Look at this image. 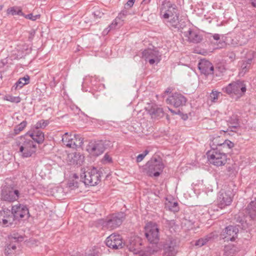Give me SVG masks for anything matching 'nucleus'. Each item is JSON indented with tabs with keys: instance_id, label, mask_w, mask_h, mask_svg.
Returning <instances> with one entry per match:
<instances>
[{
	"instance_id": "obj_1",
	"label": "nucleus",
	"mask_w": 256,
	"mask_h": 256,
	"mask_svg": "<svg viewBox=\"0 0 256 256\" xmlns=\"http://www.w3.org/2000/svg\"><path fill=\"white\" fill-rule=\"evenodd\" d=\"M20 155L23 158L32 156L36 151V144L28 135L20 136L16 142Z\"/></svg>"
},
{
	"instance_id": "obj_2",
	"label": "nucleus",
	"mask_w": 256,
	"mask_h": 256,
	"mask_svg": "<svg viewBox=\"0 0 256 256\" xmlns=\"http://www.w3.org/2000/svg\"><path fill=\"white\" fill-rule=\"evenodd\" d=\"M100 172L94 167L81 169L80 178L86 185L94 186L100 180Z\"/></svg>"
},
{
	"instance_id": "obj_3",
	"label": "nucleus",
	"mask_w": 256,
	"mask_h": 256,
	"mask_svg": "<svg viewBox=\"0 0 256 256\" xmlns=\"http://www.w3.org/2000/svg\"><path fill=\"white\" fill-rule=\"evenodd\" d=\"M222 90L224 92L228 94H234L238 98H240L244 95L246 88L244 82L238 80L231 82Z\"/></svg>"
},
{
	"instance_id": "obj_4",
	"label": "nucleus",
	"mask_w": 256,
	"mask_h": 256,
	"mask_svg": "<svg viewBox=\"0 0 256 256\" xmlns=\"http://www.w3.org/2000/svg\"><path fill=\"white\" fill-rule=\"evenodd\" d=\"M206 154L210 164L215 166H222L226 162L227 156L224 152H220L218 150H210L207 152Z\"/></svg>"
},
{
	"instance_id": "obj_5",
	"label": "nucleus",
	"mask_w": 256,
	"mask_h": 256,
	"mask_svg": "<svg viewBox=\"0 0 256 256\" xmlns=\"http://www.w3.org/2000/svg\"><path fill=\"white\" fill-rule=\"evenodd\" d=\"M62 142L66 146L74 149L80 148L83 144V138L80 135L66 132L62 136Z\"/></svg>"
},
{
	"instance_id": "obj_6",
	"label": "nucleus",
	"mask_w": 256,
	"mask_h": 256,
	"mask_svg": "<svg viewBox=\"0 0 256 256\" xmlns=\"http://www.w3.org/2000/svg\"><path fill=\"white\" fill-rule=\"evenodd\" d=\"M164 168L161 160L156 159H152L145 166L146 173L150 176H158Z\"/></svg>"
},
{
	"instance_id": "obj_7",
	"label": "nucleus",
	"mask_w": 256,
	"mask_h": 256,
	"mask_svg": "<svg viewBox=\"0 0 256 256\" xmlns=\"http://www.w3.org/2000/svg\"><path fill=\"white\" fill-rule=\"evenodd\" d=\"M145 235L148 240L152 244H157L159 240V230L157 224L149 222L145 226Z\"/></svg>"
},
{
	"instance_id": "obj_8",
	"label": "nucleus",
	"mask_w": 256,
	"mask_h": 256,
	"mask_svg": "<svg viewBox=\"0 0 256 256\" xmlns=\"http://www.w3.org/2000/svg\"><path fill=\"white\" fill-rule=\"evenodd\" d=\"M124 214L120 213L112 214L106 220H100V223L103 227L108 229H114L120 226L124 220Z\"/></svg>"
},
{
	"instance_id": "obj_9",
	"label": "nucleus",
	"mask_w": 256,
	"mask_h": 256,
	"mask_svg": "<svg viewBox=\"0 0 256 256\" xmlns=\"http://www.w3.org/2000/svg\"><path fill=\"white\" fill-rule=\"evenodd\" d=\"M142 57L146 61L148 62L149 64L152 65L154 64H158L161 60V55L158 50L148 48L144 50L142 52Z\"/></svg>"
},
{
	"instance_id": "obj_10",
	"label": "nucleus",
	"mask_w": 256,
	"mask_h": 256,
	"mask_svg": "<svg viewBox=\"0 0 256 256\" xmlns=\"http://www.w3.org/2000/svg\"><path fill=\"white\" fill-rule=\"evenodd\" d=\"M232 194L230 190L225 192L222 190L219 192L217 198V204L222 209L230 205L232 201Z\"/></svg>"
},
{
	"instance_id": "obj_11",
	"label": "nucleus",
	"mask_w": 256,
	"mask_h": 256,
	"mask_svg": "<svg viewBox=\"0 0 256 256\" xmlns=\"http://www.w3.org/2000/svg\"><path fill=\"white\" fill-rule=\"evenodd\" d=\"M90 82L92 86V90H101L104 88V85L100 82V79L96 76L94 77L86 76L82 84V90L84 92H86L88 90L85 89L84 87L88 85V82Z\"/></svg>"
},
{
	"instance_id": "obj_12",
	"label": "nucleus",
	"mask_w": 256,
	"mask_h": 256,
	"mask_svg": "<svg viewBox=\"0 0 256 256\" xmlns=\"http://www.w3.org/2000/svg\"><path fill=\"white\" fill-rule=\"evenodd\" d=\"M178 248L176 240L168 238L164 246L163 256H175L178 252Z\"/></svg>"
},
{
	"instance_id": "obj_13",
	"label": "nucleus",
	"mask_w": 256,
	"mask_h": 256,
	"mask_svg": "<svg viewBox=\"0 0 256 256\" xmlns=\"http://www.w3.org/2000/svg\"><path fill=\"white\" fill-rule=\"evenodd\" d=\"M186 98L182 94L175 92L169 96L166 100L168 104H171L175 108H178L185 104Z\"/></svg>"
},
{
	"instance_id": "obj_14",
	"label": "nucleus",
	"mask_w": 256,
	"mask_h": 256,
	"mask_svg": "<svg viewBox=\"0 0 256 256\" xmlns=\"http://www.w3.org/2000/svg\"><path fill=\"white\" fill-rule=\"evenodd\" d=\"M106 244L112 249H119L122 248L124 242L120 235L113 234L106 238Z\"/></svg>"
},
{
	"instance_id": "obj_15",
	"label": "nucleus",
	"mask_w": 256,
	"mask_h": 256,
	"mask_svg": "<svg viewBox=\"0 0 256 256\" xmlns=\"http://www.w3.org/2000/svg\"><path fill=\"white\" fill-rule=\"evenodd\" d=\"M19 191L12 188H6L2 190V199L3 200L13 202L17 200L19 197Z\"/></svg>"
},
{
	"instance_id": "obj_16",
	"label": "nucleus",
	"mask_w": 256,
	"mask_h": 256,
	"mask_svg": "<svg viewBox=\"0 0 256 256\" xmlns=\"http://www.w3.org/2000/svg\"><path fill=\"white\" fill-rule=\"evenodd\" d=\"M128 14L126 10H123L120 12L117 17L113 20L108 27L103 31L104 34H107L110 30L120 28L124 24V18Z\"/></svg>"
},
{
	"instance_id": "obj_17",
	"label": "nucleus",
	"mask_w": 256,
	"mask_h": 256,
	"mask_svg": "<svg viewBox=\"0 0 256 256\" xmlns=\"http://www.w3.org/2000/svg\"><path fill=\"white\" fill-rule=\"evenodd\" d=\"M105 147L102 141L91 142L87 146L88 152L92 155L98 156L104 152Z\"/></svg>"
},
{
	"instance_id": "obj_18",
	"label": "nucleus",
	"mask_w": 256,
	"mask_h": 256,
	"mask_svg": "<svg viewBox=\"0 0 256 256\" xmlns=\"http://www.w3.org/2000/svg\"><path fill=\"white\" fill-rule=\"evenodd\" d=\"M14 216L11 210L8 208H4L0 211V225L3 226L12 225L14 222Z\"/></svg>"
},
{
	"instance_id": "obj_19",
	"label": "nucleus",
	"mask_w": 256,
	"mask_h": 256,
	"mask_svg": "<svg viewBox=\"0 0 256 256\" xmlns=\"http://www.w3.org/2000/svg\"><path fill=\"white\" fill-rule=\"evenodd\" d=\"M12 212L14 215V219H20L24 218L26 216L28 217L29 212L26 206L18 204L12 206Z\"/></svg>"
},
{
	"instance_id": "obj_20",
	"label": "nucleus",
	"mask_w": 256,
	"mask_h": 256,
	"mask_svg": "<svg viewBox=\"0 0 256 256\" xmlns=\"http://www.w3.org/2000/svg\"><path fill=\"white\" fill-rule=\"evenodd\" d=\"M178 14L176 6L175 4H170L169 3L164 5L160 10V16L164 19H169L174 16Z\"/></svg>"
},
{
	"instance_id": "obj_21",
	"label": "nucleus",
	"mask_w": 256,
	"mask_h": 256,
	"mask_svg": "<svg viewBox=\"0 0 256 256\" xmlns=\"http://www.w3.org/2000/svg\"><path fill=\"white\" fill-rule=\"evenodd\" d=\"M238 232V229L236 226H230L226 228L221 236L226 241H234L237 237Z\"/></svg>"
},
{
	"instance_id": "obj_22",
	"label": "nucleus",
	"mask_w": 256,
	"mask_h": 256,
	"mask_svg": "<svg viewBox=\"0 0 256 256\" xmlns=\"http://www.w3.org/2000/svg\"><path fill=\"white\" fill-rule=\"evenodd\" d=\"M184 36L187 38L188 42L193 43H198L202 40L200 33L196 30L189 29L188 31L183 32Z\"/></svg>"
},
{
	"instance_id": "obj_23",
	"label": "nucleus",
	"mask_w": 256,
	"mask_h": 256,
	"mask_svg": "<svg viewBox=\"0 0 256 256\" xmlns=\"http://www.w3.org/2000/svg\"><path fill=\"white\" fill-rule=\"evenodd\" d=\"M198 68L200 72L205 75L213 74L214 67L212 63L206 60H201L198 63Z\"/></svg>"
},
{
	"instance_id": "obj_24",
	"label": "nucleus",
	"mask_w": 256,
	"mask_h": 256,
	"mask_svg": "<svg viewBox=\"0 0 256 256\" xmlns=\"http://www.w3.org/2000/svg\"><path fill=\"white\" fill-rule=\"evenodd\" d=\"M84 156L80 152H74L68 155L67 160L71 164L81 165L84 161Z\"/></svg>"
},
{
	"instance_id": "obj_25",
	"label": "nucleus",
	"mask_w": 256,
	"mask_h": 256,
	"mask_svg": "<svg viewBox=\"0 0 256 256\" xmlns=\"http://www.w3.org/2000/svg\"><path fill=\"white\" fill-rule=\"evenodd\" d=\"M148 114L152 118H158L164 115L162 108L156 104L152 105L150 108H147Z\"/></svg>"
},
{
	"instance_id": "obj_26",
	"label": "nucleus",
	"mask_w": 256,
	"mask_h": 256,
	"mask_svg": "<svg viewBox=\"0 0 256 256\" xmlns=\"http://www.w3.org/2000/svg\"><path fill=\"white\" fill-rule=\"evenodd\" d=\"M28 138H30L35 143L38 144L42 143L44 139V133L38 130L30 133Z\"/></svg>"
},
{
	"instance_id": "obj_27",
	"label": "nucleus",
	"mask_w": 256,
	"mask_h": 256,
	"mask_svg": "<svg viewBox=\"0 0 256 256\" xmlns=\"http://www.w3.org/2000/svg\"><path fill=\"white\" fill-rule=\"evenodd\" d=\"M127 248L130 252L136 254L140 252L139 244L136 242L135 239L131 238L126 244Z\"/></svg>"
},
{
	"instance_id": "obj_28",
	"label": "nucleus",
	"mask_w": 256,
	"mask_h": 256,
	"mask_svg": "<svg viewBox=\"0 0 256 256\" xmlns=\"http://www.w3.org/2000/svg\"><path fill=\"white\" fill-rule=\"evenodd\" d=\"M29 82L30 77L28 76H26L24 78H19L18 81L13 86L12 88L14 90L20 89Z\"/></svg>"
},
{
	"instance_id": "obj_29",
	"label": "nucleus",
	"mask_w": 256,
	"mask_h": 256,
	"mask_svg": "<svg viewBox=\"0 0 256 256\" xmlns=\"http://www.w3.org/2000/svg\"><path fill=\"white\" fill-rule=\"evenodd\" d=\"M222 96L220 92L213 90L208 95V102L210 104L218 102V98Z\"/></svg>"
},
{
	"instance_id": "obj_30",
	"label": "nucleus",
	"mask_w": 256,
	"mask_h": 256,
	"mask_svg": "<svg viewBox=\"0 0 256 256\" xmlns=\"http://www.w3.org/2000/svg\"><path fill=\"white\" fill-rule=\"evenodd\" d=\"M178 15L179 14H178L176 16H174L172 18H169L170 20L168 22L170 26L178 29L182 28V26L180 24Z\"/></svg>"
},
{
	"instance_id": "obj_31",
	"label": "nucleus",
	"mask_w": 256,
	"mask_h": 256,
	"mask_svg": "<svg viewBox=\"0 0 256 256\" xmlns=\"http://www.w3.org/2000/svg\"><path fill=\"white\" fill-rule=\"evenodd\" d=\"M222 140L219 136L214 138L210 144V150H219Z\"/></svg>"
},
{
	"instance_id": "obj_32",
	"label": "nucleus",
	"mask_w": 256,
	"mask_h": 256,
	"mask_svg": "<svg viewBox=\"0 0 256 256\" xmlns=\"http://www.w3.org/2000/svg\"><path fill=\"white\" fill-rule=\"evenodd\" d=\"M7 13L12 16L18 15L22 16H24V14L22 12V8L18 6H13L8 8L7 10Z\"/></svg>"
},
{
	"instance_id": "obj_33",
	"label": "nucleus",
	"mask_w": 256,
	"mask_h": 256,
	"mask_svg": "<svg viewBox=\"0 0 256 256\" xmlns=\"http://www.w3.org/2000/svg\"><path fill=\"white\" fill-rule=\"evenodd\" d=\"M249 214L253 219H256V202H252L248 206Z\"/></svg>"
},
{
	"instance_id": "obj_34",
	"label": "nucleus",
	"mask_w": 256,
	"mask_h": 256,
	"mask_svg": "<svg viewBox=\"0 0 256 256\" xmlns=\"http://www.w3.org/2000/svg\"><path fill=\"white\" fill-rule=\"evenodd\" d=\"M9 239L12 242H22L24 240V238L22 236H20L17 233H14L9 236Z\"/></svg>"
},
{
	"instance_id": "obj_35",
	"label": "nucleus",
	"mask_w": 256,
	"mask_h": 256,
	"mask_svg": "<svg viewBox=\"0 0 256 256\" xmlns=\"http://www.w3.org/2000/svg\"><path fill=\"white\" fill-rule=\"evenodd\" d=\"M48 124L49 122L48 120H42L36 123L34 125V128L36 130L44 128Z\"/></svg>"
},
{
	"instance_id": "obj_36",
	"label": "nucleus",
	"mask_w": 256,
	"mask_h": 256,
	"mask_svg": "<svg viewBox=\"0 0 256 256\" xmlns=\"http://www.w3.org/2000/svg\"><path fill=\"white\" fill-rule=\"evenodd\" d=\"M212 238L211 235L207 236L204 238H202L198 240L196 243L195 245L198 246H202L206 244V242L210 240Z\"/></svg>"
},
{
	"instance_id": "obj_37",
	"label": "nucleus",
	"mask_w": 256,
	"mask_h": 256,
	"mask_svg": "<svg viewBox=\"0 0 256 256\" xmlns=\"http://www.w3.org/2000/svg\"><path fill=\"white\" fill-rule=\"evenodd\" d=\"M4 100L14 103H18L21 100V98L19 96H14L11 95L5 96Z\"/></svg>"
},
{
	"instance_id": "obj_38",
	"label": "nucleus",
	"mask_w": 256,
	"mask_h": 256,
	"mask_svg": "<svg viewBox=\"0 0 256 256\" xmlns=\"http://www.w3.org/2000/svg\"><path fill=\"white\" fill-rule=\"evenodd\" d=\"M166 206L171 211L177 212L178 210V207L176 202H168L166 204Z\"/></svg>"
},
{
	"instance_id": "obj_39",
	"label": "nucleus",
	"mask_w": 256,
	"mask_h": 256,
	"mask_svg": "<svg viewBox=\"0 0 256 256\" xmlns=\"http://www.w3.org/2000/svg\"><path fill=\"white\" fill-rule=\"evenodd\" d=\"M26 122L24 121L22 122L20 124L15 127L14 129V133L18 134L26 126Z\"/></svg>"
},
{
	"instance_id": "obj_40",
	"label": "nucleus",
	"mask_w": 256,
	"mask_h": 256,
	"mask_svg": "<svg viewBox=\"0 0 256 256\" xmlns=\"http://www.w3.org/2000/svg\"><path fill=\"white\" fill-rule=\"evenodd\" d=\"M112 162V158L108 154H106L102 160L103 164H111Z\"/></svg>"
},
{
	"instance_id": "obj_41",
	"label": "nucleus",
	"mask_w": 256,
	"mask_h": 256,
	"mask_svg": "<svg viewBox=\"0 0 256 256\" xmlns=\"http://www.w3.org/2000/svg\"><path fill=\"white\" fill-rule=\"evenodd\" d=\"M12 243L13 242H10V243L8 245L6 248V252H7L8 254H12V251L16 249V244H14Z\"/></svg>"
},
{
	"instance_id": "obj_42",
	"label": "nucleus",
	"mask_w": 256,
	"mask_h": 256,
	"mask_svg": "<svg viewBox=\"0 0 256 256\" xmlns=\"http://www.w3.org/2000/svg\"><path fill=\"white\" fill-rule=\"evenodd\" d=\"M149 153V150H146L143 153L138 154L136 156V162H140L143 160L144 157Z\"/></svg>"
},
{
	"instance_id": "obj_43",
	"label": "nucleus",
	"mask_w": 256,
	"mask_h": 256,
	"mask_svg": "<svg viewBox=\"0 0 256 256\" xmlns=\"http://www.w3.org/2000/svg\"><path fill=\"white\" fill-rule=\"evenodd\" d=\"M25 18L34 21L40 18V14H36L34 16L32 14H30L26 15L24 14V16Z\"/></svg>"
},
{
	"instance_id": "obj_44",
	"label": "nucleus",
	"mask_w": 256,
	"mask_h": 256,
	"mask_svg": "<svg viewBox=\"0 0 256 256\" xmlns=\"http://www.w3.org/2000/svg\"><path fill=\"white\" fill-rule=\"evenodd\" d=\"M226 140H222V144H220V147L218 150L220 151L224 149H228L227 148V144H226Z\"/></svg>"
},
{
	"instance_id": "obj_45",
	"label": "nucleus",
	"mask_w": 256,
	"mask_h": 256,
	"mask_svg": "<svg viewBox=\"0 0 256 256\" xmlns=\"http://www.w3.org/2000/svg\"><path fill=\"white\" fill-rule=\"evenodd\" d=\"M226 144H227L228 149H230L234 146V143L228 140H226Z\"/></svg>"
},
{
	"instance_id": "obj_46",
	"label": "nucleus",
	"mask_w": 256,
	"mask_h": 256,
	"mask_svg": "<svg viewBox=\"0 0 256 256\" xmlns=\"http://www.w3.org/2000/svg\"><path fill=\"white\" fill-rule=\"evenodd\" d=\"M56 82H55V78H53V82H50V86L52 87L55 86L56 85Z\"/></svg>"
},
{
	"instance_id": "obj_47",
	"label": "nucleus",
	"mask_w": 256,
	"mask_h": 256,
	"mask_svg": "<svg viewBox=\"0 0 256 256\" xmlns=\"http://www.w3.org/2000/svg\"><path fill=\"white\" fill-rule=\"evenodd\" d=\"M220 36L218 34H214L213 36V38L215 40H218L220 39Z\"/></svg>"
},
{
	"instance_id": "obj_48",
	"label": "nucleus",
	"mask_w": 256,
	"mask_h": 256,
	"mask_svg": "<svg viewBox=\"0 0 256 256\" xmlns=\"http://www.w3.org/2000/svg\"><path fill=\"white\" fill-rule=\"evenodd\" d=\"M134 2L133 1H131L130 0H129L128 2H127V4L130 6V7L132 6L134 4Z\"/></svg>"
},
{
	"instance_id": "obj_49",
	"label": "nucleus",
	"mask_w": 256,
	"mask_h": 256,
	"mask_svg": "<svg viewBox=\"0 0 256 256\" xmlns=\"http://www.w3.org/2000/svg\"><path fill=\"white\" fill-rule=\"evenodd\" d=\"M150 0H143L142 2V4H146L150 2Z\"/></svg>"
},
{
	"instance_id": "obj_50",
	"label": "nucleus",
	"mask_w": 256,
	"mask_h": 256,
	"mask_svg": "<svg viewBox=\"0 0 256 256\" xmlns=\"http://www.w3.org/2000/svg\"><path fill=\"white\" fill-rule=\"evenodd\" d=\"M252 6L256 8V0H250Z\"/></svg>"
},
{
	"instance_id": "obj_51",
	"label": "nucleus",
	"mask_w": 256,
	"mask_h": 256,
	"mask_svg": "<svg viewBox=\"0 0 256 256\" xmlns=\"http://www.w3.org/2000/svg\"><path fill=\"white\" fill-rule=\"evenodd\" d=\"M238 120L236 118L234 120V125L232 126V127H234V128H236L237 126V125H238Z\"/></svg>"
},
{
	"instance_id": "obj_52",
	"label": "nucleus",
	"mask_w": 256,
	"mask_h": 256,
	"mask_svg": "<svg viewBox=\"0 0 256 256\" xmlns=\"http://www.w3.org/2000/svg\"><path fill=\"white\" fill-rule=\"evenodd\" d=\"M171 92V89L170 88H168L166 91H165V92L166 93H170Z\"/></svg>"
},
{
	"instance_id": "obj_53",
	"label": "nucleus",
	"mask_w": 256,
	"mask_h": 256,
	"mask_svg": "<svg viewBox=\"0 0 256 256\" xmlns=\"http://www.w3.org/2000/svg\"><path fill=\"white\" fill-rule=\"evenodd\" d=\"M234 56L233 54H231L230 56V58L232 59L234 58Z\"/></svg>"
},
{
	"instance_id": "obj_54",
	"label": "nucleus",
	"mask_w": 256,
	"mask_h": 256,
	"mask_svg": "<svg viewBox=\"0 0 256 256\" xmlns=\"http://www.w3.org/2000/svg\"><path fill=\"white\" fill-rule=\"evenodd\" d=\"M169 110L172 114H176V112H174V110L170 109V108H168Z\"/></svg>"
},
{
	"instance_id": "obj_55",
	"label": "nucleus",
	"mask_w": 256,
	"mask_h": 256,
	"mask_svg": "<svg viewBox=\"0 0 256 256\" xmlns=\"http://www.w3.org/2000/svg\"><path fill=\"white\" fill-rule=\"evenodd\" d=\"M74 178H78V176L76 174H74Z\"/></svg>"
},
{
	"instance_id": "obj_56",
	"label": "nucleus",
	"mask_w": 256,
	"mask_h": 256,
	"mask_svg": "<svg viewBox=\"0 0 256 256\" xmlns=\"http://www.w3.org/2000/svg\"><path fill=\"white\" fill-rule=\"evenodd\" d=\"M34 32H32L30 34L31 36H34Z\"/></svg>"
},
{
	"instance_id": "obj_57",
	"label": "nucleus",
	"mask_w": 256,
	"mask_h": 256,
	"mask_svg": "<svg viewBox=\"0 0 256 256\" xmlns=\"http://www.w3.org/2000/svg\"><path fill=\"white\" fill-rule=\"evenodd\" d=\"M132 2L133 1L134 2L135 0H130Z\"/></svg>"
}]
</instances>
